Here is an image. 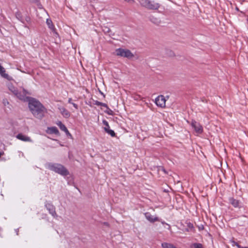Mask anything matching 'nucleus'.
<instances>
[{"mask_svg": "<svg viewBox=\"0 0 248 248\" xmlns=\"http://www.w3.org/2000/svg\"><path fill=\"white\" fill-rule=\"evenodd\" d=\"M29 107L34 117L41 119L46 112V109L38 101L32 99L29 102Z\"/></svg>", "mask_w": 248, "mask_h": 248, "instance_id": "obj_1", "label": "nucleus"}, {"mask_svg": "<svg viewBox=\"0 0 248 248\" xmlns=\"http://www.w3.org/2000/svg\"><path fill=\"white\" fill-rule=\"evenodd\" d=\"M7 87L9 90L20 100H25L26 98V95L27 94H30L28 92L24 89H22L21 91H19L11 83L8 84Z\"/></svg>", "mask_w": 248, "mask_h": 248, "instance_id": "obj_2", "label": "nucleus"}, {"mask_svg": "<svg viewBox=\"0 0 248 248\" xmlns=\"http://www.w3.org/2000/svg\"><path fill=\"white\" fill-rule=\"evenodd\" d=\"M48 169L54 171L62 175H67L68 174L67 170L62 165L59 164L48 163L47 164Z\"/></svg>", "mask_w": 248, "mask_h": 248, "instance_id": "obj_3", "label": "nucleus"}, {"mask_svg": "<svg viewBox=\"0 0 248 248\" xmlns=\"http://www.w3.org/2000/svg\"><path fill=\"white\" fill-rule=\"evenodd\" d=\"M140 4L149 10H157L160 7V4L151 0H140Z\"/></svg>", "mask_w": 248, "mask_h": 248, "instance_id": "obj_4", "label": "nucleus"}, {"mask_svg": "<svg viewBox=\"0 0 248 248\" xmlns=\"http://www.w3.org/2000/svg\"><path fill=\"white\" fill-rule=\"evenodd\" d=\"M115 54L117 56L131 59L134 57V55L128 49L118 48L115 50Z\"/></svg>", "mask_w": 248, "mask_h": 248, "instance_id": "obj_5", "label": "nucleus"}, {"mask_svg": "<svg viewBox=\"0 0 248 248\" xmlns=\"http://www.w3.org/2000/svg\"><path fill=\"white\" fill-rule=\"evenodd\" d=\"M191 125L198 134H201L203 132V128L202 125L195 121H192Z\"/></svg>", "mask_w": 248, "mask_h": 248, "instance_id": "obj_6", "label": "nucleus"}, {"mask_svg": "<svg viewBox=\"0 0 248 248\" xmlns=\"http://www.w3.org/2000/svg\"><path fill=\"white\" fill-rule=\"evenodd\" d=\"M155 102L156 105L159 107H160L161 108H164L165 107L166 99L163 95H159L155 99Z\"/></svg>", "mask_w": 248, "mask_h": 248, "instance_id": "obj_7", "label": "nucleus"}, {"mask_svg": "<svg viewBox=\"0 0 248 248\" xmlns=\"http://www.w3.org/2000/svg\"><path fill=\"white\" fill-rule=\"evenodd\" d=\"M229 200L230 203L234 207L240 208L242 207V203L239 200L235 199L233 198H230Z\"/></svg>", "mask_w": 248, "mask_h": 248, "instance_id": "obj_8", "label": "nucleus"}, {"mask_svg": "<svg viewBox=\"0 0 248 248\" xmlns=\"http://www.w3.org/2000/svg\"><path fill=\"white\" fill-rule=\"evenodd\" d=\"M103 124L105 126L104 127V130L105 131L108 133V134L110 135L112 137H114L115 135V133L114 132L113 130L109 129V126L108 124V122L106 120L103 121Z\"/></svg>", "mask_w": 248, "mask_h": 248, "instance_id": "obj_9", "label": "nucleus"}, {"mask_svg": "<svg viewBox=\"0 0 248 248\" xmlns=\"http://www.w3.org/2000/svg\"><path fill=\"white\" fill-rule=\"evenodd\" d=\"M16 138L20 140L25 141V142H31L32 141V140H31V139L30 137L27 136L25 135H23L22 133H19V134H17L16 136Z\"/></svg>", "mask_w": 248, "mask_h": 248, "instance_id": "obj_10", "label": "nucleus"}, {"mask_svg": "<svg viewBox=\"0 0 248 248\" xmlns=\"http://www.w3.org/2000/svg\"><path fill=\"white\" fill-rule=\"evenodd\" d=\"M145 216L146 218L150 222H154L155 221H158V218L157 217L152 215L149 213H145Z\"/></svg>", "mask_w": 248, "mask_h": 248, "instance_id": "obj_11", "label": "nucleus"}, {"mask_svg": "<svg viewBox=\"0 0 248 248\" xmlns=\"http://www.w3.org/2000/svg\"><path fill=\"white\" fill-rule=\"evenodd\" d=\"M59 110H60L61 113L62 114V115L64 117H65L66 118H68L70 116V112L67 109H66L64 108L59 107Z\"/></svg>", "mask_w": 248, "mask_h": 248, "instance_id": "obj_12", "label": "nucleus"}, {"mask_svg": "<svg viewBox=\"0 0 248 248\" xmlns=\"http://www.w3.org/2000/svg\"><path fill=\"white\" fill-rule=\"evenodd\" d=\"M46 23L48 27L51 30V31L57 35V33L56 32V29L55 28L54 25L52 23V20L50 19H47L46 21Z\"/></svg>", "mask_w": 248, "mask_h": 248, "instance_id": "obj_13", "label": "nucleus"}, {"mask_svg": "<svg viewBox=\"0 0 248 248\" xmlns=\"http://www.w3.org/2000/svg\"><path fill=\"white\" fill-rule=\"evenodd\" d=\"M46 132L48 134H55L56 135H59V132L57 127L55 126L49 127L47 128Z\"/></svg>", "mask_w": 248, "mask_h": 248, "instance_id": "obj_14", "label": "nucleus"}, {"mask_svg": "<svg viewBox=\"0 0 248 248\" xmlns=\"http://www.w3.org/2000/svg\"><path fill=\"white\" fill-rule=\"evenodd\" d=\"M46 206L47 210L49 211L50 214H51L53 216H54L56 215L55 208L52 205L50 204H47L46 205Z\"/></svg>", "mask_w": 248, "mask_h": 248, "instance_id": "obj_15", "label": "nucleus"}, {"mask_svg": "<svg viewBox=\"0 0 248 248\" xmlns=\"http://www.w3.org/2000/svg\"><path fill=\"white\" fill-rule=\"evenodd\" d=\"M161 246L163 248H177L173 244L166 242L162 243Z\"/></svg>", "mask_w": 248, "mask_h": 248, "instance_id": "obj_16", "label": "nucleus"}, {"mask_svg": "<svg viewBox=\"0 0 248 248\" xmlns=\"http://www.w3.org/2000/svg\"><path fill=\"white\" fill-rule=\"evenodd\" d=\"M60 128L62 130L64 131L66 135L68 136H69L70 137L72 136L71 134L69 132L68 130H67V128L65 127V126L63 124L62 125H61V127H60Z\"/></svg>", "mask_w": 248, "mask_h": 248, "instance_id": "obj_17", "label": "nucleus"}, {"mask_svg": "<svg viewBox=\"0 0 248 248\" xmlns=\"http://www.w3.org/2000/svg\"><path fill=\"white\" fill-rule=\"evenodd\" d=\"M191 248H202V245L200 243H194L192 245Z\"/></svg>", "mask_w": 248, "mask_h": 248, "instance_id": "obj_18", "label": "nucleus"}, {"mask_svg": "<svg viewBox=\"0 0 248 248\" xmlns=\"http://www.w3.org/2000/svg\"><path fill=\"white\" fill-rule=\"evenodd\" d=\"M16 18L21 21V22H22V15H21V14L20 13V12H16Z\"/></svg>", "mask_w": 248, "mask_h": 248, "instance_id": "obj_19", "label": "nucleus"}, {"mask_svg": "<svg viewBox=\"0 0 248 248\" xmlns=\"http://www.w3.org/2000/svg\"><path fill=\"white\" fill-rule=\"evenodd\" d=\"M95 105L97 106H101L106 108H108V105L106 104L99 102L98 101H96L95 102Z\"/></svg>", "mask_w": 248, "mask_h": 248, "instance_id": "obj_20", "label": "nucleus"}, {"mask_svg": "<svg viewBox=\"0 0 248 248\" xmlns=\"http://www.w3.org/2000/svg\"><path fill=\"white\" fill-rule=\"evenodd\" d=\"M107 110L105 111V112L109 114V115H112L113 114V111L112 110H111L110 109H109L108 107V108H107Z\"/></svg>", "mask_w": 248, "mask_h": 248, "instance_id": "obj_21", "label": "nucleus"}, {"mask_svg": "<svg viewBox=\"0 0 248 248\" xmlns=\"http://www.w3.org/2000/svg\"><path fill=\"white\" fill-rule=\"evenodd\" d=\"M2 103H3V104L5 106H7V105H9V102H8V100H7V99H3V100H2Z\"/></svg>", "mask_w": 248, "mask_h": 248, "instance_id": "obj_22", "label": "nucleus"}, {"mask_svg": "<svg viewBox=\"0 0 248 248\" xmlns=\"http://www.w3.org/2000/svg\"><path fill=\"white\" fill-rule=\"evenodd\" d=\"M232 243L233 246H235L238 248V246H240L237 242H235L234 241H233Z\"/></svg>", "mask_w": 248, "mask_h": 248, "instance_id": "obj_23", "label": "nucleus"}, {"mask_svg": "<svg viewBox=\"0 0 248 248\" xmlns=\"http://www.w3.org/2000/svg\"><path fill=\"white\" fill-rule=\"evenodd\" d=\"M30 2L32 3H38L39 0H29Z\"/></svg>", "mask_w": 248, "mask_h": 248, "instance_id": "obj_24", "label": "nucleus"}, {"mask_svg": "<svg viewBox=\"0 0 248 248\" xmlns=\"http://www.w3.org/2000/svg\"><path fill=\"white\" fill-rule=\"evenodd\" d=\"M56 124L59 126V127H61V125H62L63 124L60 121L57 122Z\"/></svg>", "mask_w": 248, "mask_h": 248, "instance_id": "obj_25", "label": "nucleus"}, {"mask_svg": "<svg viewBox=\"0 0 248 248\" xmlns=\"http://www.w3.org/2000/svg\"><path fill=\"white\" fill-rule=\"evenodd\" d=\"M4 154V153L2 151H0V157Z\"/></svg>", "mask_w": 248, "mask_h": 248, "instance_id": "obj_26", "label": "nucleus"}, {"mask_svg": "<svg viewBox=\"0 0 248 248\" xmlns=\"http://www.w3.org/2000/svg\"><path fill=\"white\" fill-rule=\"evenodd\" d=\"M72 104L73 105V106L76 108H78V105L75 103H72Z\"/></svg>", "mask_w": 248, "mask_h": 248, "instance_id": "obj_27", "label": "nucleus"}, {"mask_svg": "<svg viewBox=\"0 0 248 248\" xmlns=\"http://www.w3.org/2000/svg\"><path fill=\"white\" fill-rule=\"evenodd\" d=\"M103 224H104V225H105L106 226L108 227L109 226V224H108V222H104Z\"/></svg>", "mask_w": 248, "mask_h": 248, "instance_id": "obj_28", "label": "nucleus"}, {"mask_svg": "<svg viewBox=\"0 0 248 248\" xmlns=\"http://www.w3.org/2000/svg\"><path fill=\"white\" fill-rule=\"evenodd\" d=\"M238 248H248V247H243L241 246H238Z\"/></svg>", "mask_w": 248, "mask_h": 248, "instance_id": "obj_29", "label": "nucleus"}, {"mask_svg": "<svg viewBox=\"0 0 248 248\" xmlns=\"http://www.w3.org/2000/svg\"><path fill=\"white\" fill-rule=\"evenodd\" d=\"M71 101H72V99L71 98H69L68 103L72 104V103L71 102Z\"/></svg>", "mask_w": 248, "mask_h": 248, "instance_id": "obj_30", "label": "nucleus"}, {"mask_svg": "<svg viewBox=\"0 0 248 248\" xmlns=\"http://www.w3.org/2000/svg\"><path fill=\"white\" fill-rule=\"evenodd\" d=\"M236 10L238 11V8L237 7L236 8Z\"/></svg>", "mask_w": 248, "mask_h": 248, "instance_id": "obj_31", "label": "nucleus"}]
</instances>
